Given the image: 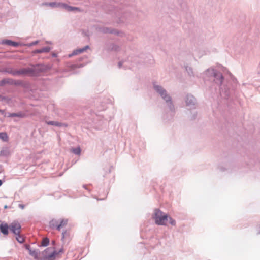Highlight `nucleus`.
Returning a JSON list of instances; mask_svg holds the SVG:
<instances>
[{"mask_svg":"<svg viewBox=\"0 0 260 260\" xmlns=\"http://www.w3.org/2000/svg\"><path fill=\"white\" fill-rule=\"evenodd\" d=\"M153 218L155 220V223L158 225H166L168 220L171 225H175L176 224L174 219L158 209L155 210Z\"/></svg>","mask_w":260,"mask_h":260,"instance_id":"nucleus-1","label":"nucleus"},{"mask_svg":"<svg viewBox=\"0 0 260 260\" xmlns=\"http://www.w3.org/2000/svg\"><path fill=\"white\" fill-rule=\"evenodd\" d=\"M68 223L67 219H61L59 221L52 220L50 221V225L55 228L57 230L60 231L62 228L65 227Z\"/></svg>","mask_w":260,"mask_h":260,"instance_id":"nucleus-2","label":"nucleus"},{"mask_svg":"<svg viewBox=\"0 0 260 260\" xmlns=\"http://www.w3.org/2000/svg\"><path fill=\"white\" fill-rule=\"evenodd\" d=\"M10 231L15 235L20 234L21 226L20 224L16 221H14L9 225Z\"/></svg>","mask_w":260,"mask_h":260,"instance_id":"nucleus-3","label":"nucleus"},{"mask_svg":"<svg viewBox=\"0 0 260 260\" xmlns=\"http://www.w3.org/2000/svg\"><path fill=\"white\" fill-rule=\"evenodd\" d=\"M57 252L55 251H52L51 248H48L45 250L44 253L46 256V258L47 260H54L59 254V252Z\"/></svg>","mask_w":260,"mask_h":260,"instance_id":"nucleus-4","label":"nucleus"},{"mask_svg":"<svg viewBox=\"0 0 260 260\" xmlns=\"http://www.w3.org/2000/svg\"><path fill=\"white\" fill-rule=\"evenodd\" d=\"M154 88L155 90L159 92L161 96L167 101H169L170 100V98L168 96L165 90L163 89L158 86H154Z\"/></svg>","mask_w":260,"mask_h":260,"instance_id":"nucleus-5","label":"nucleus"},{"mask_svg":"<svg viewBox=\"0 0 260 260\" xmlns=\"http://www.w3.org/2000/svg\"><path fill=\"white\" fill-rule=\"evenodd\" d=\"M9 229V226L6 223H2L0 225V230L1 232L5 235H7L9 234L8 229Z\"/></svg>","mask_w":260,"mask_h":260,"instance_id":"nucleus-6","label":"nucleus"},{"mask_svg":"<svg viewBox=\"0 0 260 260\" xmlns=\"http://www.w3.org/2000/svg\"><path fill=\"white\" fill-rule=\"evenodd\" d=\"M88 48H89V46H86L84 47V48H83L82 49H76V50H75L73 52V54L74 55H77V54L81 53L83 52L84 51H85Z\"/></svg>","mask_w":260,"mask_h":260,"instance_id":"nucleus-7","label":"nucleus"},{"mask_svg":"<svg viewBox=\"0 0 260 260\" xmlns=\"http://www.w3.org/2000/svg\"><path fill=\"white\" fill-rule=\"evenodd\" d=\"M47 124L48 125H55L56 126H62L64 125L63 124L59 123L58 122L56 121H50L46 122Z\"/></svg>","mask_w":260,"mask_h":260,"instance_id":"nucleus-8","label":"nucleus"},{"mask_svg":"<svg viewBox=\"0 0 260 260\" xmlns=\"http://www.w3.org/2000/svg\"><path fill=\"white\" fill-rule=\"evenodd\" d=\"M32 70L31 69H24L20 70L19 73L21 74H27L31 73Z\"/></svg>","mask_w":260,"mask_h":260,"instance_id":"nucleus-9","label":"nucleus"},{"mask_svg":"<svg viewBox=\"0 0 260 260\" xmlns=\"http://www.w3.org/2000/svg\"><path fill=\"white\" fill-rule=\"evenodd\" d=\"M3 43L5 44H7V45H8L13 46H16L18 45V43H17L15 42H13V41H10V40H5V41H3Z\"/></svg>","mask_w":260,"mask_h":260,"instance_id":"nucleus-10","label":"nucleus"},{"mask_svg":"<svg viewBox=\"0 0 260 260\" xmlns=\"http://www.w3.org/2000/svg\"><path fill=\"white\" fill-rule=\"evenodd\" d=\"M16 239L20 243H22L24 242V238L23 236L20 235V234L16 235Z\"/></svg>","mask_w":260,"mask_h":260,"instance_id":"nucleus-11","label":"nucleus"},{"mask_svg":"<svg viewBox=\"0 0 260 260\" xmlns=\"http://www.w3.org/2000/svg\"><path fill=\"white\" fill-rule=\"evenodd\" d=\"M0 139H1L4 141H8V137L6 133H0Z\"/></svg>","mask_w":260,"mask_h":260,"instance_id":"nucleus-12","label":"nucleus"},{"mask_svg":"<svg viewBox=\"0 0 260 260\" xmlns=\"http://www.w3.org/2000/svg\"><path fill=\"white\" fill-rule=\"evenodd\" d=\"M49 240L47 238H44L42 241V245L43 246H46L48 245Z\"/></svg>","mask_w":260,"mask_h":260,"instance_id":"nucleus-13","label":"nucleus"},{"mask_svg":"<svg viewBox=\"0 0 260 260\" xmlns=\"http://www.w3.org/2000/svg\"><path fill=\"white\" fill-rule=\"evenodd\" d=\"M72 152L74 153L75 154H80L81 152V150L79 147L76 148H73L72 149Z\"/></svg>","mask_w":260,"mask_h":260,"instance_id":"nucleus-14","label":"nucleus"},{"mask_svg":"<svg viewBox=\"0 0 260 260\" xmlns=\"http://www.w3.org/2000/svg\"><path fill=\"white\" fill-rule=\"evenodd\" d=\"M63 6L65 7V8L68 10V11H73L74 10H78V8H77V7H70V6H67L65 5H63Z\"/></svg>","mask_w":260,"mask_h":260,"instance_id":"nucleus-15","label":"nucleus"},{"mask_svg":"<svg viewBox=\"0 0 260 260\" xmlns=\"http://www.w3.org/2000/svg\"><path fill=\"white\" fill-rule=\"evenodd\" d=\"M41 53L43 52H48L50 51V48L49 47H45L41 49Z\"/></svg>","mask_w":260,"mask_h":260,"instance_id":"nucleus-16","label":"nucleus"},{"mask_svg":"<svg viewBox=\"0 0 260 260\" xmlns=\"http://www.w3.org/2000/svg\"><path fill=\"white\" fill-rule=\"evenodd\" d=\"M35 53H41V49H37V50H36L35 51Z\"/></svg>","mask_w":260,"mask_h":260,"instance_id":"nucleus-17","label":"nucleus"},{"mask_svg":"<svg viewBox=\"0 0 260 260\" xmlns=\"http://www.w3.org/2000/svg\"><path fill=\"white\" fill-rule=\"evenodd\" d=\"M19 207L20 208H21V209H24V205H22V204H19Z\"/></svg>","mask_w":260,"mask_h":260,"instance_id":"nucleus-18","label":"nucleus"},{"mask_svg":"<svg viewBox=\"0 0 260 260\" xmlns=\"http://www.w3.org/2000/svg\"><path fill=\"white\" fill-rule=\"evenodd\" d=\"M49 5H50V6H52V7H54V6H55V3H50V4H49Z\"/></svg>","mask_w":260,"mask_h":260,"instance_id":"nucleus-19","label":"nucleus"},{"mask_svg":"<svg viewBox=\"0 0 260 260\" xmlns=\"http://www.w3.org/2000/svg\"><path fill=\"white\" fill-rule=\"evenodd\" d=\"M37 43H38V41H36V42H32V43L31 44V45H34L37 44Z\"/></svg>","mask_w":260,"mask_h":260,"instance_id":"nucleus-20","label":"nucleus"},{"mask_svg":"<svg viewBox=\"0 0 260 260\" xmlns=\"http://www.w3.org/2000/svg\"><path fill=\"white\" fill-rule=\"evenodd\" d=\"M65 232L62 233V238H64Z\"/></svg>","mask_w":260,"mask_h":260,"instance_id":"nucleus-21","label":"nucleus"},{"mask_svg":"<svg viewBox=\"0 0 260 260\" xmlns=\"http://www.w3.org/2000/svg\"><path fill=\"white\" fill-rule=\"evenodd\" d=\"M2 181L1 180H0V186L2 185Z\"/></svg>","mask_w":260,"mask_h":260,"instance_id":"nucleus-22","label":"nucleus"}]
</instances>
